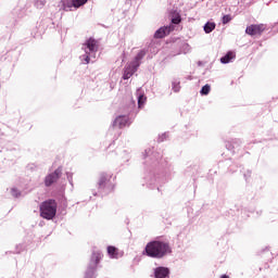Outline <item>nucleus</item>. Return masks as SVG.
Here are the masks:
<instances>
[{
  "instance_id": "nucleus-1",
  "label": "nucleus",
  "mask_w": 278,
  "mask_h": 278,
  "mask_svg": "<svg viewBox=\"0 0 278 278\" xmlns=\"http://www.w3.org/2000/svg\"><path fill=\"white\" fill-rule=\"evenodd\" d=\"M144 251L148 257H153L155 260H162V257H166V255H169V253H173V250L170 249V244L166 241H160V240L150 241L146 245Z\"/></svg>"
},
{
  "instance_id": "nucleus-2",
  "label": "nucleus",
  "mask_w": 278,
  "mask_h": 278,
  "mask_svg": "<svg viewBox=\"0 0 278 278\" xmlns=\"http://www.w3.org/2000/svg\"><path fill=\"white\" fill-rule=\"evenodd\" d=\"M41 218L46 220H53L55 218V214H58V202L55 200L50 199L40 204L39 207Z\"/></svg>"
},
{
  "instance_id": "nucleus-3",
  "label": "nucleus",
  "mask_w": 278,
  "mask_h": 278,
  "mask_svg": "<svg viewBox=\"0 0 278 278\" xmlns=\"http://www.w3.org/2000/svg\"><path fill=\"white\" fill-rule=\"evenodd\" d=\"M142 58H144V51H140L136 55L135 61L128 67H126L123 79H129L134 73L138 71V66H140V60H142Z\"/></svg>"
},
{
  "instance_id": "nucleus-4",
  "label": "nucleus",
  "mask_w": 278,
  "mask_h": 278,
  "mask_svg": "<svg viewBox=\"0 0 278 278\" xmlns=\"http://www.w3.org/2000/svg\"><path fill=\"white\" fill-rule=\"evenodd\" d=\"M266 31V25L264 24H251L245 28L248 36H262Z\"/></svg>"
},
{
  "instance_id": "nucleus-5",
  "label": "nucleus",
  "mask_w": 278,
  "mask_h": 278,
  "mask_svg": "<svg viewBox=\"0 0 278 278\" xmlns=\"http://www.w3.org/2000/svg\"><path fill=\"white\" fill-rule=\"evenodd\" d=\"M83 49L87 54L97 53L99 51V41L94 38H89L83 45Z\"/></svg>"
},
{
  "instance_id": "nucleus-6",
  "label": "nucleus",
  "mask_w": 278,
  "mask_h": 278,
  "mask_svg": "<svg viewBox=\"0 0 278 278\" xmlns=\"http://www.w3.org/2000/svg\"><path fill=\"white\" fill-rule=\"evenodd\" d=\"M61 176H62V167H59L53 173L46 176L45 186H47V188L53 186V184H55V181H58V179H60Z\"/></svg>"
},
{
  "instance_id": "nucleus-7",
  "label": "nucleus",
  "mask_w": 278,
  "mask_h": 278,
  "mask_svg": "<svg viewBox=\"0 0 278 278\" xmlns=\"http://www.w3.org/2000/svg\"><path fill=\"white\" fill-rule=\"evenodd\" d=\"M103 258V254L101 252H93L91 255V261L89 265V270L94 275V270H97V266H99V263Z\"/></svg>"
},
{
  "instance_id": "nucleus-8",
  "label": "nucleus",
  "mask_w": 278,
  "mask_h": 278,
  "mask_svg": "<svg viewBox=\"0 0 278 278\" xmlns=\"http://www.w3.org/2000/svg\"><path fill=\"white\" fill-rule=\"evenodd\" d=\"M127 123H129V117L125 115H119L115 118L113 127H118L119 129H123V127H127Z\"/></svg>"
},
{
  "instance_id": "nucleus-9",
  "label": "nucleus",
  "mask_w": 278,
  "mask_h": 278,
  "mask_svg": "<svg viewBox=\"0 0 278 278\" xmlns=\"http://www.w3.org/2000/svg\"><path fill=\"white\" fill-rule=\"evenodd\" d=\"M172 30H173V26L161 27L155 31L154 38H166V36H168V34H170Z\"/></svg>"
},
{
  "instance_id": "nucleus-10",
  "label": "nucleus",
  "mask_w": 278,
  "mask_h": 278,
  "mask_svg": "<svg viewBox=\"0 0 278 278\" xmlns=\"http://www.w3.org/2000/svg\"><path fill=\"white\" fill-rule=\"evenodd\" d=\"M170 275V270L167 267H157L154 270L155 278H166Z\"/></svg>"
},
{
  "instance_id": "nucleus-11",
  "label": "nucleus",
  "mask_w": 278,
  "mask_h": 278,
  "mask_svg": "<svg viewBox=\"0 0 278 278\" xmlns=\"http://www.w3.org/2000/svg\"><path fill=\"white\" fill-rule=\"evenodd\" d=\"M108 254L112 260H118V257H123V254L121 253V251H118V249L114 245L108 247Z\"/></svg>"
},
{
  "instance_id": "nucleus-12",
  "label": "nucleus",
  "mask_w": 278,
  "mask_h": 278,
  "mask_svg": "<svg viewBox=\"0 0 278 278\" xmlns=\"http://www.w3.org/2000/svg\"><path fill=\"white\" fill-rule=\"evenodd\" d=\"M137 96H138V108L139 109L144 108V104L147 103V97L144 96V93L140 92V89L137 91Z\"/></svg>"
},
{
  "instance_id": "nucleus-13",
  "label": "nucleus",
  "mask_w": 278,
  "mask_h": 278,
  "mask_svg": "<svg viewBox=\"0 0 278 278\" xmlns=\"http://www.w3.org/2000/svg\"><path fill=\"white\" fill-rule=\"evenodd\" d=\"M236 58V53L228 52L225 56L220 59L222 64H229Z\"/></svg>"
},
{
  "instance_id": "nucleus-14",
  "label": "nucleus",
  "mask_w": 278,
  "mask_h": 278,
  "mask_svg": "<svg viewBox=\"0 0 278 278\" xmlns=\"http://www.w3.org/2000/svg\"><path fill=\"white\" fill-rule=\"evenodd\" d=\"M216 29V24L212 23V22H207L204 25V31L205 34H212V31H214Z\"/></svg>"
},
{
  "instance_id": "nucleus-15",
  "label": "nucleus",
  "mask_w": 278,
  "mask_h": 278,
  "mask_svg": "<svg viewBox=\"0 0 278 278\" xmlns=\"http://www.w3.org/2000/svg\"><path fill=\"white\" fill-rule=\"evenodd\" d=\"M111 177L108 174H101L99 178V186H105L106 181H110Z\"/></svg>"
},
{
  "instance_id": "nucleus-16",
  "label": "nucleus",
  "mask_w": 278,
  "mask_h": 278,
  "mask_svg": "<svg viewBox=\"0 0 278 278\" xmlns=\"http://www.w3.org/2000/svg\"><path fill=\"white\" fill-rule=\"evenodd\" d=\"M88 0H72L73 8H81V5H86Z\"/></svg>"
},
{
  "instance_id": "nucleus-17",
  "label": "nucleus",
  "mask_w": 278,
  "mask_h": 278,
  "mask_svg": "<svg viewBox=\"0 0 278 278\" xmlns=\"http://www.w3.org/2000/svg\"><path fill=\"white\" fill-rule=\"evenodd\" d=\"M172 23L174 25H179L181 23V15H179V13H176L175 16L172 18Z\"/></svg>"
},
{
  "instance_id": "nucleus-18",
  "label": "nucleus",
  "mask_w": 278,
  "mask_h": 278,
  "mask_svg": "<svg viewBox=\"0 0 278 278\" xmlns=\"http://www.w3.org/2000/svg\"><path fill=\"white\" fill-rule=\"evenodd\" d=\"M210 90H212V87H210V85H205L202 87L201 89V94H210Z\"/></svg>"
},
{
  "instance_id": "nucleus-19",
  "label": "nucleus",
  "mask_w": 278,
  "mask_h": 278,
  "mask_svg": "<svg viewBox=\"0 0 278 278\" xmlns=\"http://www.w3.org/2000/svg\"><path fill=\"white\" fill-rule=\"evenodd\" d=\"M222 23H223V25H227V23H231V16L229 14L224 15Z\"/></svg>"
},
{
  "instance_id": "nucleus-20",
  "label": "nucleus",
  "mask_w": 278,
  "mask_h": 278,
  "mask_svg": "<svg viewBox=\"0 0 278 278\" xmlns=\"http://www.w3.org/2000/svg\"><path fill=\"white\" fill-rule=\"evenodd\" d=\"M173 90H174V92H179V90H181V86H179V84H177V83H174Z\"/></svg>"
},
{
  "instance_id": "nucleus-21",
  "label": "nucleus",
  "mask_w": 278,
  "mask_h": 278,
  "mask_svg": "<svg viewBox=\"0 0 278 278\" xmlns=\"http://www.w3.org/2000/svg\"><path fill=\"white\" fill-rule=\"evenodd\" d=\"M85 62L86 64H90V55L88 53L85 55Z\"/></svg>"
},
{
  "instance_id": "nucleus-22",
  "label": "nucleus",
  "mask_w": 278,
  "mask_h": 278,
  "mask_svg": "<svg viewBox=\"0 0 278 278\" xmlns=\"http://www.w3.org/2000/svg\"><path fill=\"white\" fill-rule=\"evenodd\" d=\"M220 278H229V276H227V275H222Z\"/></svg>"
},
{
  "instance_id": "nucleus-23",
  "label": "nucleus",
  "mask_w": 278,
  "mask_h": 278,
  "mask_svg": "<svg viewBox=\"0 0 278 278\" xmlns=\"http://www.w3.org/2000/svg\"><path fill=\"white\" fill-rule=\"evenodd\" d=\"M86 278H89L88 276Z\"/></svg>"
}]
</instances>
